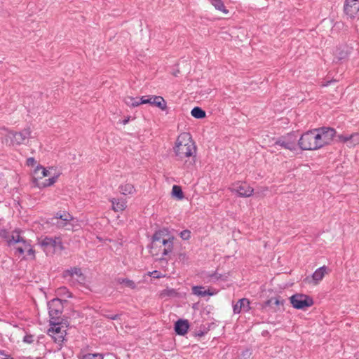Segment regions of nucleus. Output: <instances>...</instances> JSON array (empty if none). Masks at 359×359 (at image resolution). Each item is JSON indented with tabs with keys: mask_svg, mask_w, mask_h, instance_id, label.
I'll return each mask as SVG.
<instances>
[{
	"mask_svg": "<svg viewBox=\"0 0 359 359\" xmlns=\"http://www.w3.org/2000/svg\"><path fill=\"white\" fill-rule=\"evenodd\" d=\"M336 135L334 128L322 127L304 133L298 141L302 150H317L329 144Z\"/></svg>",
	"mask_w": 359,
	"mask_h": 359,
	"instance_id": "f257e3e1",
	"label": "nucleus"
},
{
	"mask_svg": "<svg viewBox=\"0 0 359 359\" xmlns=\"http://www.w3.org/2000/svg\"><path fill=\"white\" fill-rule=\"evenodd\" d=\"M173 151L178 161L185 160V163L194 165L196 162V147L191 136L188 133H181L177 138Z\"/></svg>",
	"mask_w": 359,
	"mask_h": 359,
	"instance_id": "f03ea898",
	"label": "nucleus"
},
{
	"mask_svg": "<svg viewBox=\"0 0 359 359\" xmlns=\"http://www.w3.org/2000/svg\"><path fill=\"white\" fill-rule=\"evenodd\" d=\"M174 237L165 229H161L153 235L151 252L154 255H160L161 259H165L173 250Z\"/></svg>",
	"mask_w": 359,
	"mask_h": 359,
	"instance_id": "7ed1b4c3",
	"label": "nucleus"
},
{
	"mask_svg": "<svg viewBox=\"0 0 359 359\" xmlns=\"http://www.w3.org/2000/svg\"><path fill=\"white\" fill-rule=\"evenodd\" d=\"M8 245L13 246L15 255L20 256L27 252V256L32 259H35V251L30 242L22 237L18 230H15L12 232L11 238L8 241Z\"/></svg>",
	"mask_w": 359,
	"mask_h": 359,
	"instance_id": "20e7f679",
	"label": "nucleus"
},
{
	"mask_svg": "<svg viewBox=\"0 0 359 359\" xmlns=\"http://www.w3.org/2000/svg\"><path fill=\"white\" fill-rule=\"evenodd\" d=\"M50 175L49 170L46 169L41 165H38L33 172V184L39 188H44L53 185L57 180L58 175L51 176L50 178L41 182L45 177Z\"/></svg>",
	"mask_w": 359,
	"mask_h": 359,
	"instance_id": "39448f33",
	"label": "nucleus"
},
{
	"mask_svg": "<svg viewBox=\"0 0 359 359\" xmlns=\"http://www.w3.org/2000/svg\"><path fill=\"white\" fill-rule=\"evenodd\" d=\"M39 244L46 255L53 254L63 249L61 239L58 237L41 238L39 240Z\"/></svg>",
	"mask_w": 359,
	"mask_h": 359,
	"instance_id": "423d86ee",
	"label": "nucleus"
},
{
	"mask_svg": "<svg viewBox=\"0 0 359 359\" xmlns=\"http://www.w3.org/2000/svg\"><path fill=\"white\" fill-rule=\"evenodd\" d=\"M62 277L71 285H75L77 283L83 284L86 281V276L79 267H72L65 270L62 273Z\"/></svg>",
	"mask_w": 359,
	"mask_h": 359,
	"instance_id": "0eeeda50",
	"label": "nucleus"
},
{
	"mask_svg": "<svg viewBox=\"0 0 359 359\" xmlns=\"http://www.w3.org/2000/svg\"><path fill=\"white\" fill-rule=\"evenodd\" d=\"M30 137L31 130L29 128H27L19 133L8 132L6 136L5 141L7 144L19 145L25 144Z\"/></svg>",
	"mask_w": 359,
	"mask_h": 359,
	"instance_id": "6e6552de",
	"label": "nucleus"
},
{
	"mask_svg": "<svg viewBox=\"0 0 359 359\" xmlns=\"http://www.w3.org/2000/svg\"><path fill=\"white\" fill-rule=\"evenodd\" d=\"M290 303L297 309H305L313 304L311 297L303 294H295L290 297Z\"/></svg>",
	"mask_w": 359,
	"mask_h": 359,
	"instance_id": "1a4fd4ad",
	"label": "nucleus"
},
{
	"mask_svg": "<svg viewBox=\"0 0 359 359\" xmlns=\"http://www.w3.org/2000/svg\"><path fill=\"white\" fill-rule=\"evenodd\" d=\"M229 190L232 193L236 194L240 197H249L252 196L254 189L246 182H238L233 183Z\"/></svg>",
	"mask_w": 359,
	"mask_h": 359,
	"instance_id": "9d476101",
	"label": "nucleus"
},
{
	"mask_svg": "<svg viewBox=\"0 0 359 359\" xmlns=\"http://www.w3.org/2000/svg\"><path fill=\"white\" fill-rule=\"evenodd\" d=\"M48 334L53 337L55 342L61 344L65 340L67 331L63 328L60 323H54L48 330Z\"/></svg>",
	"mask_w": 359,
	"mask_h": 359,
	"instance_id": "9b49d317",
	"label": "nucleus"
},
{
	"mask_svg": "<svg viewBox=\"0 0 359 359\" xmlns=\"http://www.w3.org/2000/svg\"><path fill=\"white\" fill-rule=\"evenodd\" d=\"M142 102L143 104H150L156 106L161 110H165L167 108V104L165 100L161 96L157 95H147L142 97Z\"/></svg>",
	"mask_w": 359,
	"mask_h": 359,
	"instance_id": "f8f14e48",
	"label": "nucleus"
},
{
	"mask_svg": "<svg viewBox=\"0 0 359 359\" xmlns=\"http://www.w3.org/2000/svg\"><path fill=\"white\" fill-rule=\"evenodd\" d=\"M275 145L290 151H294L296 149V138L294 135L288 134L287 136L282 137L278 140Z\"/></svg>",
	"mask_w": 359,
	"mask_h": 359,
	"instance_id": "ddd939ff",
	"label": "nucleus"
},
{
	"mask_svg": "<svg viewBox=\"0 0 359 359\" xmlns=\"http://www.w3.org/2000/svg\"><path fill=\"white\" fill-rule=\"evenodd\" d=\"M72 219V216L68 212H57L51 220L53 224L61 229L65 228Z\"/></svg>",
	"mask_w": 359,
	"mask_h": 359,
	"instance_id": "4468645a",
	"label": "nucleus"
},
{
	"mask_svg": "<svg viewBox=\"0 0 359 359\" xmlns=\"http://www.w3.org/2000/svg\"><path fill=\"white\" fill-rule=\"evenodd\" d=\"M344 12L350 18H355L359 12V0H346Z\"/></svg>",
	"mask_w": 359,
	"mask_h": 359,
	"instance_id": "2eb2a0df",
	"label": "nucleus"
},
{
	"mask_svg": "<svg viewBox=\"0 0 359 359\" xmlns=\"http://www.w3.org/2000/svg\"><path fill=\"white\" fill-rule=\"evenodd\" d=\"M338 139L340 142L347 143L348 147H354L359 144V133H353L351 135H339Z\"/></svg>",
	"mask_w": 359,
	"mask_h": 359,
	"instance_id": "dca6fc26",
	"label": "nucleus"
},
{
	"mask_svg": "<svg viewBox=\"0 0 359 359\" xmlns=\"http://www.w3.org/2000/svg\"><path fill=\"white\" fill-rule=\"evenodd\" d=\"M250 309V302L246 298L241 299L233 306L234 313H240L241 312H247Z\"/></svg>",
	"mask_w": 359,
	"mask_h": 359,
	"instance_id": "f3484780",
	"label": "nucleus"
},
{
	"mask_svg": "<svg viewBox=\"0 0 359 359\" xmlns=\"http://www.w3.org/2000/svg\"><path fill=\"white\" fill-rule=\"evenodd\" d=\"M189 324L187 320L180 319L175 324V331L179 335H184L187 333Z\"/></svg>",
	"mask_w": 359,
	"mask_h": 359,
	"instance_id": "a211bd4d",
	"label": "nucleus"
},
{
	"mask_svg": "<svg viewBox=\"0 0 359 359\" xmlns=\"http://www.w3.org/2000/svg\"><path fill=\"white\" fill-rule=\"evenodd\" d=\"M326 273H327V267L326 266L317 269L312 275V279L315 284L319 283Z\"/></svg>",
	"mask_w": 359,
	"mask_h": 359,
	"instance_id": "6ab92c4d",
	"label": "nucleus"
},
{
	"mask_svg": "<svg viewBox=\"0 0 359 359\" xmlns=\"http://www.w3.org/2000/svg\"><path fill=\"white\" fill-rule=\"evenodd\" d=\"M110 202L112 204V210L115 212H122L126 207V201L122 199L111 198Z\"/></svg>",
	"mask_w": 359,
	"mask_h": 359,
	"instance_id": "aec40b11",
	"label": "nucleus"
},
{
	"mask_svg": "<svg viewBox=\"0 0 359 359\" xmlns=\"http://www.w3.org/2000/svg\"><path fill=\"white\" fill-rule=\"evenodd\" d=\"M192 293L198 297L212 296L215 294V292H211L210 290H205V287L203 286H194L192 287Z\"/></svg>",
	"mask_w": 359,
	"mask_h": 359,
	"instance_id": "412c9836",
	"label": "nucleus"
},
{
	"mask_svg": "<svg viewBox=\"0 0 359 359\" xmlns=\"http://www.w3.org/2000/svg\"><path fill=\"white\" fill-rule=\"evenodd\" d=\"M124 102L126 105L131 107H138L140 104H142L143 102H142V97H133L130 96L126 97L124 99Z\"/></svg>",
	"mask_w": 359,
	"mask_h": 359,
	"instance_id": "4be33fe9",
	"label": "nucleus"
},
{
	"mask_svg": "<svg viewBox=\"0 0 359 359\" xmlns=\"http://www.w3.org/2000/svg\"><path fill=\"white\" fill-rule=\"evenodd\" d=\"M121 194L123 195H132L135 193V189L132 184L126 183L119 187Z\"/></svg>",
	"mask_w": 359,
	"mask_h": 359,
	"instance_id": "5701e85b",
	"label": "nucleus"
},
{
	"mask_svg": "<svg viewBox=\"0 0 359 359\" xmlns=\"http://www.w3.org/2000/svg\"><path fill=\"white\" fill-rule=\"evenodd\" d=\"M56 294L60 298L67 299L72 298V292L66 287H60L57 289Z\"/></svg>",
	"mask_w": 359,
	"mask_h": 359,
	"instance_id": "b1692460",
	"label": "nucleus"
},
{
	"mask_svg": "<svg viewBox=\"0 0 359 359\" xmlns=\"http://www.w3.org/2000/svg\"><path fill=\"white\" fill-rule=\"evenodd\" d=\"M211 4L218 11H222L224 13H228V10L226 9L224 4L222 0H209Z\"/></svg>",
	"mask_w": 359,
	"mask_h": 359,
	"instance_id": "393cba45",
	"label": "nucleus"
},
{
	"mask_svg": "<svg viewBox=\"0 0 359 359\" xmlns=\"http://www.w3.org/2000/svg\"><path fill=\"white\" fill-rule=\"evenodd\" d=\"M191 116L196 118H203L205 117V112L201 108L196 107L191 111Z\"/></svg>",
	"mask_w": 359,
	"mask_h": 359,
	"instance_id": "a878e982",
	"label": "nucleus"
},
{
	"mask_svg": "<svg viewBox=\"0 0 359 359\" xmlns=\"http://www.w3.org/2000/svg\"><path fill=\"white\" fill-rule=\"evenodd\" d=\"M348 53L347 50L338 49L336 50L334 54V59L338 61L345 60L348 57Z\"/></svg>",
	"mask_w": 359,
	"mask_h": 359,
	"instance_id": "bb28decb",
	"label": "nucleus"
},
{
	"mask_svg": "<svg viewBox=\"0 0 359 359\" xmlns=\"http://www.w3.org/2000/svg\"><path fill=\"white\" fill-rule=\"evenodd\" d=\"M172 194L173 196L176 197L178 199H182L184 198V194L180 186L174 185L172 189Z\"/></svg>",
	"mask_w": 359,
	"mask_h": 359,
	"instance_id": "cd10ccee",
	"label": "nucleus"
},
{
	"mask_svg": "<svg viewBox=\"0 0 359 359\" xmlns=\"http://www.w3.org/2000/svg\"><path fill=\"white\" fill-rule=\"evenodd\" d=\"M120 283L125 284V285L131 289H135L136 287V284L132 280L128 278H123L119 280Z\"/></svg>",
	"mask_w": 359,
	"mask_h": 359,
	"instance_id": "c85d7f7f",
	"label": "nucleus"
},
{
	"mask_svg": "<svg viewBox=\"0 0 359 359\" xmlns=\"http://www.w3.org/2000/svg\"><path fill=\"white\" fill-rule=\"evenodd\" d=\"M0 238L5 239L8 243L9 240L11 238V235H10L7 230L4 229H0Z\"/></svg>",
	"mask_w": 359,
	"mask_h": 359,
	"instance_id": "c756f323",
	"label": "nucleus"
},
{
	"mask_svg": "<svg viewBox=\"0 0 359 359\" xmlns=\"http://www.w3.org/2000/svg\"><path fill=\"white\" fill-rule=\"evenodd\" d=\"M271 304H274L277 306H279L280 305L283 306V300H280L279 298L276 297V298H272V299L268 300L266 302V305H270Z\"/></svg>",
	"mask_w": 359,
	"mask_h": 359,
	"instance_id": "7c9ffc66",
	"label": "nucleus"
},
{
	"mask_svg": "<svg viewBox=\"0 0 359 359\" xmlns=\"http://www.w3.org/2000/svg\"><path fill=\"white\" fill-rule=\"evenodd\" d=\"M81 359H103V356L98 353H87Z\"/></svg>",
	"mask_w": 359,
	"mask_h": 359,
	"instance_id": "2f4dec72",
	"label": "nucleus"
},
{
	"mask_svg": "<svg viewBox=\"0 0 359 359\" xmlns=\"http://www.w3.org/2000/svg\"><path fill=\"white\" fill-rule=\"evenodd\" d=\"M148 275L154 278H161L165 276V274H162L161 272L156 270L149 272Z\"/></svg>",
	"mask_w": 359,
	"mask_h": 359,
	"instance_id": "473e14b6",
	"label": "nucleus"
},
{
	"mask_svg": "<svg viewBox=\"0 0 359 359\" xmlns=\"http://www.w3.org/2000/svg\"><path fill=\"white\" fill-rule=\"evenodd\" d=\"M34 341V336L31 334H27L23 338V341L26 344H32Z\"/></svg>",
	"mask_w": 359,
	"mask_h": 359,
	"instance_id": "72a5a7b5",
	"label": "nucleus"
},
{
	"mask_svg": "<svg viewBox=\"0 0 359 359\" xmlns=\"http://www.w3.org/2000/svg\"><path fill=\"white\" fill-rule=\"evenodd\" d=\"M180 237L183 240H188L191 237V231L189 230H184L180 232Z\"/></svg>",
	"mask_w": 359,
	"mask_h": 359,
	"instance_id": "f704fd0d",
	"label": "nucleus"
},
{
	"mask_svg": "<svg viewBox=\"0 0 359 359\" xmlns=\"http://www.w3.org/2000/svg\"><path fill=\"white\" fill-rule=\"evenodd\" d=\"M61 303V299L60 298H56V299H53L49 304H48V306H49V309H50V313H53V311L52 310L51 307L53 305H56L57 304H60Z\"/></svg>",
	"mask_w": 359,
	"mask_h": 359,
	"instance_id": "c9c22d12",
	"label": "nucleus"
},
{
	"mask_svg": "<svg viewBox=\"0 0 359 359\" xmlns=\"http://www.w3.org/2000/svg\"><path fill=\"white\" fill-rule=\"evenodd\" d=\"M36 163V161L34 158L32 157H30V158H28L27 160V165L28 166H33L34 165V164Z\"/></svg>",
	"mask_w": 359,
	"mask_h": 359,
	"instance_id": "e433bc0d",
	"label": "nucleus"
},
{
	"mask_svg": "<svg viewBox=\"0 0 359 359\" xmlns=\"http://www.w3.org/2000/svg\"><path fill=\"white\" fill-rule=\"evenodd\" d=\"M105 317L108 319H111V320H117L118 318H119V315L118 314H115V315H105Z\"/></svg>",
	"mask_w": 359,
	"mask_h": 359,
	"instance_id": "4c0bfd02",
	"label": "nucleus"
},
{
	"mask_svg": "<svg viewBox=\"0 0 359 359\" xmlns=\"http://www.w3.org/2000/svg\"><path fill=\"white\" fill-rule=\"evenodd\" d=\"M11 357L8 356L2 351H0V359H10Z\"/></svg>",
	"mask_w": 359,
	"mask_h": 359,
	"instance_id": "58836bf2",
	"label": "nucleus"
},
{
	"mask_svg": "<svg viewBox=\"0 0 359 359\" xmlns=\"http://www.w3.org/2000/svg\"><path fill=\"white\" fill-rule=\"evenodd\" d=\"M129 121V117H128L127 118H125L124 120H123L122 123L123 125H126L128 123Z\"/></svg>",
	"mask_w": 359,
	"mask_h": 359,
	"instance_id": "ea45409f",
	"label": "nucleus"
},
{
	"mask_svg": "<svg viewBox=\"0 0 359 359\" xmlns=\"http://www.w3.org/2000/svg\"><path fill=\"white\" fill-rule=\"evenodd\" d=\"M266 190H267V189H266V188H263V190H262V192H264V191H266Z\"/></svg>",
	"mask_w": 359,
	"mask_h": 359,
	"instance_id": "a19ab883",
	"label": "nucleus"
},
{
	"mask_svg": "<svg viewBox=\"0 0 359 359\" xmlns=\"http://www.w3.org/2000/svg\"><path fill=\"white\" fill-rule=\"evenodd\" d=\"M10 359H14V358L11 357Z\"/></svg>",
	"mask_w": 359,
	"mask_h": 359,
	"instance_id": "79ce46f5",
	"label": "nucleus"
}]
</instances>
